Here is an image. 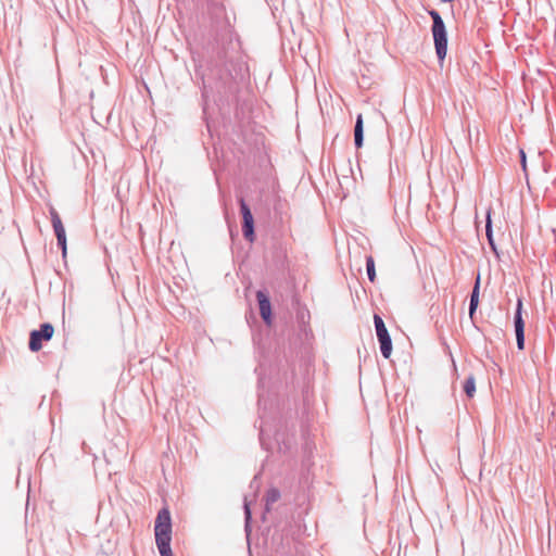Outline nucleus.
<instances>
[{"label":"nucleus","mask_w":556,"mask_h":556,"mask_svg":"<svg viewBox=\"0 0 556 556\" xmlns=\"http://www.w3.org/2000/svg\"><path fill=\"white\" fill-rule=\"evenodd\" d=\"M155 543L161 556H174L170 548L172 519L167 508H162L155 519Z\"/></svg>","instance_id":"obj_1"},{"label":"nucleus","mask_w":556,"mask_h":556,"mask_svg":"<svg viewBox=\"0 0 556 556\" xmlns=\"http://www.w3.org/2000/svg\"><path fill=\"white\" fill-rule=\"evenodd\" d=\"M428 14L432 18L431 31L434 41L438 60L442 63L447 52V31L443 18L437 10H429Z\"/></svg>","instance_id":"obj_2"},{"label":"nucleus","mask_w":556,"mask_h":556,"mask_svg":"<svg viewBox=\"0 0 556 556\" xmlns=\"http://www.w3.org/2000/svg\"><path fill=\"white\" fill-rule=\"evenodd\" d=\"M220 62L223 63V67L217 70L216 75L224 85H228L231 81H237L238 79L243 78L244 66L242 62L233 59H227L226 56L220 58Z\"/></svg>","instance_id":"obj_3"},{"label":"nucleus","mask_w":556,"mask_h":556,"mask_svg":"<svg viewBox=\"0 0 556 556\" xmlns=\"http://www.w3.org/2000/svg\"><path fill=\"white\" fill-rule=\"evenodd\" d=\"M374 324L377 339L380 344V352L384 358H389L392 353V340L384 325L383 319L378 314L374 315Z\"/></svg>","instance_id":"obj_4"},{"label":"nucleus","mask_w":556,"mask_h":556,"mask_svg":"<svg viewBox=\"0 0 556 556\" xmlns=\"http://www.w3.org/2000/svg\"><path fill=\"white\" fill-rule=\"evenodd\" d=\"M54 328L50 323L41 324L39 329L33 330L29 334L28 346L31 352H37L42 348V341L52 338Z\"/></svg>","instance_id":"obj_5"},{"label":"nucleus","mask_w":556,"mask_h":556,"mask_svg":"<svg viewBox=\"0 0 556 556\" xmlns=\"http://www.w3.org/2000/svg\"><path fill=\"white\" fill-rule=\"evenodd\" d=\"M239 204H240V212L242 215L243 237L249 242H253L255 239V233H254V218H253L252 212L243 198L239 199Z\"/></svg>","instance_id":"obj_6"},{"label":"nucleus","mask_w":556,"mask_h":556,"mask_svg":"<svg viewBox=\"0 0 556 556\" xmlns=\"http://www.w3.org/2000/svg\"><path fill=\"white\" fill-rule=\"evenodd\" d=\"M52 227L56 237V244L62 250L63 256L66 255V232L65 228L63 226V223L61 220V217L56 210L51 206L49 210Z\"/></svg>","instance_id":"obj_7"},{"label":"nucleus","mask_w":556,"mask_h":556,"mask_svg":"<svg viewBox=\"0 0 556 556\" xmlns=\"http://www.w3.org/2000/svg\"><path fill=\"white\" fill-rule=\"evenodd\" d=\"M514 327L518 350L525 349V320L522 318V300L517 299L516 311L514 315Z\"/></svg>","instance_id":"obj_8"},{"label":"nucleus","mask_w":556,"mask_h":556,"mask_svg":"<svg viewBox=\"0 0 556 556\" xmlns=\"http://www.w3.org/2000/svg\"><path fill=\"white\" fill-rule=\"evenodd\" d=\"M256 300L258 303L260 315H261L262 319L264 320V323L266 325H268V326L271 325L273 315H271V304H270L269 295L267 294L266 291L258 290L256 292Z\"/></svg>","instance_id":"obj_9"},{"label":"nucleus","mask_w":556,"mask_h":556,"mask_svg":"<svg viewBox=\"0 0 556 556\" xmlns=\"http://www.w3.org/2000/svg\"><path fill=\"white\" fill-rule=\"evenodd\" d=\"M479 291H480V276H478L476 283L472 288L471 294H470V301H469V316L470 318L473 317L476 309L479 304Z\"/></svg>","instance_id":"obj_10"},{"label":"nucleus","mask_w":556,"mask_h":556,"mask_svg":"<svg viewBox=\"0 0 556 556\" xmlns=\"http://www.w3.org/2000/svg\"><path fill=\"white\" fill-rule=\"evenodd\" d=\"M485 235H486V239H488L491 250L495 253L496 256H498V251H497L494 238H493L492 219H491V210L490 208L486 212Z\"/></svg>","instance_id":"obj_11"},{"label":"nucleus","mask_w":556,"mask_h":556,"mask_svg":"<svg viewBox=\"0 0 556 556\" xmlns=\"http://www.w3.org/2000/svg\"><path fill=\"white\" fill-rule=\"evenodd\" d=\"M364 142V125L362 115H357L354 126V143L356 148H361Z\"/></svg>","instance_id":"obj_12"},{"label":"nucleus","mask_w":556,"mask_h":556,"mask_svg":"<svg viewBox=\"0 0 556 556\" xmlns=\"http://www.w3.org/2000/svg\"><path fill=\"white\" fill-rule=\"evenodd\" d=\"M463 390L469 399L473 397V395L476 393V378L473 375H469L466 378V380L463 384Z\"/></svg>","instance_id":"obj_13"},{"label":"nucleus","mask_w":556,"mask_h":556,"mask_svg":"<svg viewBox=\"0 0 556 556\" xmlns=\"http://www.w3.org/2000/svg\"><path fill=\"white\" fill-rule=\"evenodd\" d=\"M280 498V491L276 488H270L266 493V503L265 509L266 511L270 510V506L275 504Z\"/></svg>","instance_id":"obj_14"},{"label":"nucleus","mask_w":556,"mask_h":556,"mask_svg":"<svg viewBox=\"0 0 556 556\" xmlns=\"http://www.w3.org/2000/svg\"><path fill=\"white\" fill-rule=\"evenodd\" d=\"M366 271L368 279L374 282L376 279V268H375V261L371 255L366 257Z\"/></svg>","instance_id":"obj_15"},{"label":"nucleus","mask_w":556,"mask_h":556,"mask_svg":"<svg viewBox=\"0 0 556 556\" xmlns=\"http://www.w3.org/2000/svg\"><path fill=\"white\" fill-rule=\"evenodd\" d=\"M244 519H245V531L248 532L250 529V521L252 518L251 509H250V503L248 502L247 497L244 498Z\"/></svg>","instance_id":"obj_16"},{"label":"nucleus","mask_w":556,"mask_h":556,"mask_svg":"<svg viewBox=\"0 0 556 556\" xmlns=\"http://www.w3.org/2000/svg\"><path fill=\"white\" fill-rule=\"evenodd\" d=\"M261 419H264V416L263 414L260 415ZM266 426H265V422L264 420L261 421V425H260V441H261V444L264 445V437H265V433H266Z\"/></svg>","instance_id":"obj_17"},{"label":"nucleus","mask_w":556,"mask_h":556,"mask_svg":"<svg viewBox=\"0 0 556 556\" xmlns=\"http://www.w3.org/2000/svg\"><path fill=\"white\" fill-rule=\"evenodd\" d=\"M520 162H521L522 168L526 169V153L523 150H520Z\"/></svg>","instance_id":"obj_18"},{"label":"nucleus","mask_w":556,"mask_h":556,"mask_svg":"<svg viewBox=\"0 0 556 556\" xmlns=\"http://www.w3.org/2000/svg\"><path fill=\"white\" fill-rule=\"evenodd\" d=\"M262 405H264V409L266 408L265 399L262 394L258 395V408L262 409Z\"/></svg>","instance_id":"obj_19"}]
</instances>
